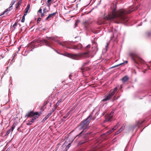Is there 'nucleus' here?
<instances>
[{
    "mask_svg": "<svg viewBox=\"0 0 151 151\" xmlns=\"http://www.w3.org/2000/svg\"><path fill=\"white\" fill-rule=\"evenodd\" d=\"M95 117H93L92 114H90L86 119L81 121L79 125L78 126L79 130L82 131L76 137H81L83 140L80 141L78 143L79 145H82L88 141V137L86 136L87 135H91V132H87L85 134L84 133L86 132L89 127V124L91 120H94Z\"/></svg>",
    "mask_w": 151,
    "mask_h": 151,
    "instance_id": "1",
    "label": "nucleus"
},
{
    "mask_svg": "<svg viewBox=\"0 0 151 151\" xmlns=\"http://www.w3.org/2000/svg\"><path fill=\"white\" fill-rule=\"evenodd\" d=\"M116 6H115L112 9V14L107 18L108 20L116 19L118 21V23L120 22H126L128 21L126 14L130 13L134 9H132L129 10H126L125 9H120L116 12Z\"/></svg>",
    "mask_w": 151,
    "mask_h": 151,
    "instance_id": "2",
    "label": "nucleus"
},
{
    "mask_svg": "<svg viewBox=\"0 0 151 151\" xmlns=\"http://www.w3.org/2000/svg\"><path fill=\"white\" fill-rule=\"evenodd\" d=\"M89 52H86L84 53H80L78 54H69L70 57L76 60H79L85 58H88L90 56Z\"/></svg>",
    "mask_w": 151,
    "mask_h": 151,
    "instance_id": "3",
    "label": "nucleus"
},
{
    "mask_svg": "<svg viewBox=\"0 0 151 151\" xmlns=\"http://www.w3.org/2000/svg\"><path fill=\"white\" fill-rule=\"evenodd\" d=\"M129 56L132 58L135 63L138 64L139 63L141 64L144 63V61L136 54L133 52H131L129 54Z\"/></svg>",
    "mask_w": 151,
    "mask_h": 151,
    "instance_id": "4",
    "label": "nucleus"
},
{
    "mask_svg": "<svg viewBox=\"0 0 151 151\" xmlns=\"http://www.w3.org/2000/svg\"><path fill=\"white\" fill-rule=\"evenodd\" d=\"M40 113H39L38 112H34L32 111H30L28 112L25 115V117H26L27 116L32 117L35 115H36V116L35 117L37 116L38 118L40 115Z\"/></svg>",
    "mask_w": 151,
    "mask_h": 151,
    "instance_id": "5",
    "label": "nucleus"
},
{
    "mask_svg": "<svg viewBox=\"0 0 151 151\" xmlns=\"http://www.w3.org/2000/svg\"><path fill=\"white\" fill-rule=\"evenodd\" d=\"M113 92L111 93L110 92L107 94L104 97V99L102 100L103 101H105L110 100L112 97L114 95Z\"/></svg>",
    "mask_w": 151,
    "mask_h": 151,
    "instance_id": "6",
    "label": "nucleus"
},
{
    "mask_svg": "<svg viewBox=\"0 0 151 151\" xmlns=\"http://www.w3.org/2000/svg\"><path fill=\"white\" fill-rule=\"evenodd\" d=\"M88 62H86L83 63L82 65V66L80 68V69L81 70H90V68L88 67L84 68V67L86 65H87L88 64Z\"/></svg>",
    "mask_w": 151,
    "mask_h": 151,
    "instance_id": "7",
    "label": "nucleus"
},
{
    "mask_svg": "<svg viewBox=\"0 0 151 151\" xmlns=\"http://www.w3.org/2000/svg\"><path fill=\"white\" fill-rule=\"evenodd\" d=\"M57 12H54L52 14H50L49 15L48 17L45 19L46 20H47L48 19H50L51 18H53L55 16V14H56Z\"/></svg>",
    "mask_w": 151,
    "mask_h": 151,
    "instance_id": "8",
    "label": "nucleus"
},
{
    "mask_svg": "<svg viewBox=\"0 0 151 151\" xmlns=\"http://www.w3.org/2000/svg\"><path fill=\"white\" fill-rule=\"evenodd\" d=\"M114 111L113 110L112 111L110 115H109L108 117H107L106 119V121L107 122L109 121L112 118L113 116V114H114Z\"/></svg>",
    "mask_w": 151,
    "mask_h": 151,
    "instance_id": "9",
    "label": "nucleus"
},
{
    "mask_svg": "<svg viewBox=\"0 0 151 151\" xmlns=\"http://www.w3.org/2000/svg\"><path fill=\"white\" fill-rule=\"evenodd\" d=\"M37 118V116L33 117L31 121H29V122L27 123V124L29 125H31L32 123Z\"/></svg>",
    "mask_w": 151,
    "mask_h": 151,
    "instance_id": "10",
    "label": "nucleus"
},
{
    "mask_svg": "<svg viewBox=\"0 0 151 151\" xmlns=\"http://www.w3.org/2000/svg\"><path fill=\"white\" fill-rule=\"evenodd\" d=\"M115 130V129H114V128H113L112 129H111L110 130H109V131H107L106 132V133L104 134L103 135H104L105 136H107L110 134L112 132H114Z\"/></svg>",
    "mask_w": 151,
    "mask_h": 151,
    "instance_id": "11",
    "label": "nucleus"
},
{
    "mask_svg": "<svg viewBox=\"0 0 151 151\" xmlns=\"http://www.w3.org/2000/svg\"><path fill=\"white\" fill-rule=\"evenodd\" d=\"M44 42L45 43V45L47 46L50 47V43L46 40H43Z\"/></svg>",
    "mask_w": 151,
    "mask_h": 151,
    "instance_id": "12",
    "label": "nucleus"
},
{
    "mask_svg": "<svg viewBox=\"0 0 151 151\" xmlns=\"http://www.w3.org/2000/svg\"><path fill=\"white\" fill-rule=\"evenodd\" d=\"M129 79V78L127 76H125L122 79V81L125 82H126Z\"/></svg>",
    "mask_w": 151,
    "mask_h": 151,
    "instance_id": "13",
    "label": "nucleus"
},
{
    "mask_svg": "<svg viewBox=\"0 0 151 151\" xmlns=\"http://www.w3.org/2000/svg\"><path fill=\"white\" fill-rule=\"evenodd\" d=\"M22 3V0H19L17 4L16 5V8L17 9L19 6Z\"/></svg>",
    "mask_w": 151,
    "mask_h": 151,
    "instance_id": "14",
    "label": "nucleus"
},
{
    "mask_svg": "<svg viewBox=\"0 0 151 151\" xmlns=\"http://www.w3.org/2000/svg\"><path fill=\"white\" fill-rule=\"evenodd\" d=\"M51 113H49L43 119L42 121H44L46 120L51 115Z\"/></svg>",
    "mask_w": 151,
    "mask_h": 151,
    "instance_id": "15",
    "label": "nucleus"
},
{
    "mask_svg": "<svg viewBox=\"0 0 151 151\" xmlns=\"http://www.w3.org/2000/svg\"><path fill=\"white\" fill-rule=\"evenodd\" d=\"M117 90V87H115L114 89L111 90L110 92L111 93L113 92V95H114L115 93V92Z\"/></svg>",
    "mask_w": 151,
    "mask_h": 151,
    "instance_id": "16",
    "label": "nucleus"
},
{
    "mask_svg": "<svg viewBox=\"0 0 151 151\" xmlns=\"http://www.w3.org/2000/svg\"><path fill=\"white\" fill-rule=\"evenodd\" d=\"M75 39L77 38V39L76 40H75L73 42H78L81 40V38L78 36H77L76 37H75Z\"/></svg>",
    "mask_w": 151,
    "mask_h": 151,
    "instance_id": "17",
    "label": "nucleus"
},
{
    "mask_svg": "<svg viewBox=\"0 0 151 151\" xmlns=\"http://www.w3.org/2000/svg\"><path fill=\"white\" fill-rule=\"evenodd\" d=\"M70 116V112L68 113L63 117V119H65Z\"/></svg>",
    "mask_w": 151,
    "mask_h": 151,
    "instance_id": "18",
    "label": "nucleus"
},
{
    "mask_svg": "<svg viewBox=\"0 0 151 151\" xmlns=\"http://www.w3.org/2000/svg\"><path fill=\"white\" fill-rule=\"evenodd\" d=\"M12 131L11 130V129H10L9 130L7 131L6 132L5 136H7L11 132L12 133Z\"/></svg>",
    "mask_w": 151,
    "mask_h": 151,
    "instance_id": "19",
    "label": "nucleus"
},
{
    "mask_svg": "<svg viewBox=\"0 0 151 151\" xmlns=\"http://www.w3.org/2000/svg\"><path fill=\"white\" fill-rule=\"evenodd\" d=\"M16 124H15V123H14L12 125V127L11 128V130L12 132L13 131V130L15 128Z\"/></svg>",
    "mask_w": 151,
    "mask_h": 151,
    "instance_id": "20",
    "label": "nucleus"
},
{
    "mask_svg": "<svg viewBox=\"0 0 151 151\" xmlns=\"http://www.w3.org/2000/svg\"><path fill=\"white\" fill-rule=\"evenodd\" d=\"M17 25V24L16 22L13 25L12 27V28L13 29V30H14L15 29L16 26Z\"/></svg>",
    "mask_w": 151,
    "mask_h": 151,
    "instance_id": "21",
    "label": "nucleus"
},
{
    "mask_svg": "<svg viewBox=\"0 0 151 151\" xmlns=\"http://www.w3.org/2000/svg\"><path fill=\"white\" fill-rule=\"evenodd\" d=\"M30 5L28 4L25 9V10L28 11L30 8Z\"/></svg>",
    "mask_w": 151,
    "mask_h": 151,
    "instance_id": "22",
    "label": "nucleus"
},
{
    "mask_svg": "<svg viewBox=\"0 0 151 151\" xmlns=\"http://www.w3.org/2000/svg\"><path fill=\"white\" fill-rule=\"evenodd\" d=\"M25 16L24 15L22 17V18L21 19V22H24L25 21Z\"/></svg>",
    "mask_w": 151,
    "mask_h": 151,
    "instance_id": "23",
    "label": "nucleus"
},
{
    "mask_svg": "<svg viewBox=\"0 0 151 151\" xmlns=\"http://www.w3.org/2000/svg\"><path fill=\"white\" fill-rule=\"evenodd\" d=\"M56 109V108L55 107H54L52 109V110L51 111L50 113H51V114H52V113Z\"/></svg>",
    "mask_w": 151,
    "mask_h": 151,
    "instance_id": "24",
    "label": "nucleus"
},
{
    "mask_svg": "<svg viewBox=\"0 0 151 151\" xmlns=\"http://www.w3.org/2000/svg\"><path fill=\"white\" fill-rule=\"evenodd\" d=\"M124 63H120L119 64H118V65H115L114 66H113L111 68H114L115 67H117L120 65H122Z\"/></svg>",
    "mask_w": 151,
    "mask_h": 151,
    "instance_id": "25",
    "label": "nucleus"
},
{
    "mask_svg": "<svg viewBox=\"0 0 151 151\" xmlns=\"http://www.w3.org/2000/svg\"><path fill=\"white\" fill-rule=\"evenodd\" d=\"M12 9V8H11V7H10L5 10H6V11L7 12L9 11H10Z\"/></svg>",
    "mask_w": 151,
    "mask_h": 151,
    "instance_id": "26",
    "label": "nucleus"
},
{
    "mask_svg": "<svg viewBox=\"0 0 151 151\" xmlns=\"http://www.w3.org/2000/svg\"><path fill=\"white\" fill-rule=\"evenodd\" d=\"M6 12V11L5 10L1 14H0V16L4 14Z\"/></svg>",
    "mask_w": 151,
    "mask_h": 151,
    "instance_id": "27",
    "label": "nucleus"
},
{
    "mask_svg": "<svg viewBox=\"0 0 151 151\" xmlns=\"http://www.w3.org/2000/svg\"><path fill=\"white\" fill-rule=\"evenodd\" d=\"M38 12L39 13H40V14L42 13V9L41 8L40 9L38 10Z\"/></svg>",
    "mask_w": 151,
    "mask_h": 151,
    "instance_id": "28",
    "label": "nucleus"
},
{
    "mask_svg": "<svg viewBox=\"0 0 151 151\" xmlns=\"http://www.w3.org/2000/svg\"><path fill=\"white\" fill-rule=\"evenodd\" d=\"M41 19L40 18H38L37 20V23H39L41 21Z\"/></svg>",
    "mask_w": 151,
    "mask_h": 151,
    "instance_id": "29",
    "label": "nucleus"
},
{
    "mask_svg": "<svg viewBox=\"0 0 151 151\" xmlns=\"http://www.w3.org/2000/svg\"><path fill=\"white\" fill-rule=\"evenodd\" d=\"M50 38L53 41H55L56 42H58V41L56 40L54 37H51V38Z\"/></svg>",
    "mask_w": 151,
    "mask_h": 151,
    "instance_id": "30",
    "label": "nucleus"
},
{
    "mask_svg": "<svg viewBox=\"0 0 151 151\" xmlns=\"http://www.w3.org/2000/svg\"><path fill=\"white\" fill-rule=\"evenodd\" d=\"M119 125V124H117L115 125V127H114V129H116V128L118 127Z\"/></svg>",
    "mask_w": 151,
    "mask_h": 151,
    "instance_id": "31",
    "label": "nucleus"
},
{
    "mask_svg": "<svg viewBox=\"0 0 151 151\" xmlns=\"http://www.w3.org/2000/svg\"><path fill=\"white\" fill-rule=\"evenodd\" d=\"M47 101H45L43 103V106H45L47 104Z\"/></svg>",
    "mask_w": 151,
    "mask_h": 151,
    "instance_id": "32",
    "label": "nucleus"
},
{
    "mask_svg": "<svg viewBox=\"0 0 151 151\" xmlns=\"http://www.w3.org/2000/svg\"><path fill=\"white\" fill-rule=\"evenodd\" d=\"M59 104L57 102L54 107L57 108V107L59 105Z\"/></svg>",
    "mask_w": 151,
    "mask_h": 151,
    "instance_id": "33",
    "label": "nucleus"
},
{
    "mask_svg": "<svg viewBox=\"0 0 151 151\" xmlns=\"http://www.w3.org/2000/svg\"><path fill=\"white\" fill-rule=\"evenodd\" d=\"M58 43L60 45L63 46H64V43H63L62 42H58Z\"/></svg>",
    "mask_w": 151,
    "mask_h": 151,
    "instance_id": "34",
    "label": "nucleus"
},
{
    "mask_svg": "<svg viewBox=\"0 0 151 151\" xmlns=\"http://www.w3.org/2000/svg\"><path fill=\"white\" fill-rule=\"evenodd\" d=\"M68 149V147H66L65 149L64 150V151H67Z\"/></svg>",
    "mask_w": 151,
    "mask_h": 151,
    "instance_id": "35",
    "label": "nucleus"
},
{
    "mask_svg": "<svg viewBox=\"0 0 151 151\" xmlns=\"http://www.w3.org/2000/svg\"><path fill=\"white\" fill-rule=\"evenodd\" d=\"M28 11L25 10V13L24 14V15L26 16L27 14L28 13Z\"/></svg>",
    "mask_w": 151,
    "mask_h": 151,
    "instance_id": "36",
    "label": "nucleus"
},
{
    "mask_svg": "<svg viewBox=\"0 0 151 151\" xmlns=\"http://www.w3.org/2000/svg\"><path fill=\"white\" fill-rule=\"evenodd\" d=\"M70 146H71V144L70 143L66 147H67L69 148V147H70Z\"/></svg>",
    "mask_w": 151,
    "mask_h": 151,
    "instance_id": "37",
    "label": "nucleus"
},
{
    "mask_svg": "<svg viewBox=\"0 0 151 151\" xmlns=\"http://www.w3.org/2000/svg\"><path fill=\"white\" fill-rule=\"evenodd\" d=\"M90 45H88L86 46V48L87 49L88 48L90 47Z\"/></svg>",
    "mask_w": 151,
    "mask_h": 151,
    "instance_id": "38",
    "label": "nucleus"
},
{
    "mask_svg": "<svg viewBox=\"0 0 151 151\" xmlns=\"http://www.w3.org/2000/svg\"><path fill=\"white\" fill-rule=\"evenodd\" d=\"M46 8H44L43 10V13H45L46 12Z\"/></svg>",
    "mask_w": 151,
    "mask_h": 151,
    "instance_id": "39",
    "label": "nucleus"
},
{
    "mask_svg": "<svg viewBox=\"0 0 151 151\" xmlns=\"http://www.w3.org/2000/svg\"><path fill=\"white\" fill-rule=\"evenodd\" d=\"M120 132H119L118 131H117L116 132H115V135H116V134H119V133Z\"/></svg>",
    "mask_w": 151,
    "mask_h": 151,
    "instance_id": "40",
    "label": "nucleus"
},
{
    "mask_svg": "<svg viewBox=\"0 0 151 151\" xmlns=\"http://www.w3.org/2000/svg\"><path fill=\"white\" fill-rule=\"evenodd\" d=\"M77 23H78L76 21L75 22V27H76V26H77Z\"/></svg>",
    "mask_w": 151,
    "mask_h": 151,
    "instance_id": "41",
    "label": "nucleus"
},
{
    "mask_svg": "<svg viewBox=\"0 0 151 151\" xmlns=\"http://www.w3.org/2000/svg\"><path fill=\"white\" fill-rule=\"evenodd\" d=\"M62 100V99H60V100H59V101H58V103L59 104V103L61 102V101Z\"/></svg>",
    "mask_w": 151,
    "mask_h": 151,
    "instance_id": "42",
    "label": "nucleus"
},
{
    "mask_svg": "<svg viewBox=\"0 0 151 151\" xmlns=\"http://www.w3.org/2000/svg\"><path fill=\"white\" fill-rule=\"evenodd\" d=\"M66 144H67V143H66V142H65L64 143L63 145V146H65Z\"/></svg>",
    "mask_w": 151,
    "mask_h": 151,
    "instance_id": "43",
    "label": "nucleus"
},
{
    "mask_svg": "<svg viewBox=\"0 0 151 151\" xmlns=\"http://www.w3.org/2000/svg\"><path fill=\"white\" fill-rule=\"evenodd\" d=\"M41 16L42 17H43V16H44V15H45L44 13H41Z\"/></svg>",
    "mask_w": 151,
    "mask_h": 151,
    "instance_id": "44",
    "label": "nucleus"
},
{
    "mask_svg": "<svg viewBox=\"0 0 151 151\" xmlns=\"http://www.w3.org/2000/svg\"><path fill=\"white\" fill-rule=\"evenodd\" d=\"M124 126H122L121 128H120L122 130H123V129H124Z\"/></svg>",
    "mask_w": 151,
    "mask_h": 151,
    "instance_id": "45",
    "label": "nucleus"
},
{
    "mask_svg": "<svg viewBox=\"0 0 151 151\" xmlns=\"http://www.w3.org/2000/svg\"><path fill=\"white\" fill-rule=\"evenodd\" d=\"M52 1V0H47V2L48 3H50L51 1Z\"/></svg>",
    "mask_w": 151,
    "mask_h": 151,
    "instance_id": "46",
    "label": "nucleus"
},
{
    "mask_svg": "<svg viewBox=\"0 0 151 151\" xmlns=\"http://www.w3.org/2000/svg\"><path fill=\"white\" fill-rule=\"evenodd\" d=\"M72 76L71 75H69V78L70 79H71V77Z\"/></svg>",
    "mask_w": 151,
    "mask_h": 151,
    "instance_id": "47",
    "label": "nucleus"
},
{
    "mask_svg": "<svg viewBox=\"0 0 151 151\" xmlns=\"http://www.w3.org/2000/svg\"><path fill=\"white\" fill-rule=\"evenodd\" d=\"M122 131V130L120 129L119 130H118L119 132H120H120H121Z\"/></svg>",
    "mask_w": 151,
    "mask_h": 151,
    "instance_id": "48",
    "label": "nucleus"
},
{
    "mask_svg": "<svg viewBox=\"0 0 151 151\" xmlns=\"http://www.w3.org/2000/svg\"><path fill=\"white\" fill-rule=\"evenodd\" d=\"M16 54H14V56H13V58H14L16 57Z\"/></svg>",
    "mask_w": 151,
    "mask_h": 151,
    "instance_id": "49",
    "label": "nucleus"
},
{
    "mask_svg": "<svg viewBox=\"0 0 151 151\" xmlns=\"http://www.w3.org/2000/svg\"><path fill=\"white\" fill-rule=\"evenodd\" d=\"M147 35H148V36H150V33H147Z\"/></svg>",
    "mask_w": 151,
    "mask_h": 151,
    "instance_id": "50",
    "label": "nucleus"
},
{
    "mask_svg": "<svg viewBox=\"0 0 151 151\" xmlns=\"http://www.w3.org/2000/svg\"><path fill=\"white\" fill-rule=\"evenodd\" d=\"M128 62L127 61H126L125 62V63H127Z\"/></svg>",
    "mask_w": 151,
    "mask_h": 151,
    "instance_id": "51",
    "label": "nucleus"
},
{
    "mask_svg": "<svg viewBox=\"0 0 151 151\" xmlns=\"http://www.w3.org/2000/svg\"><path fill=\"white\" fill-rule=\"evenodd\" d=\"M21 31H22V29H21Z\"/></svg>",
    "mask_w": 151,
    "mask_h": 151,
    "instance_id": "52",
    "label": "nucleus"
},
{
    "mask_svg": "<svg viewBox=\"0 0 151 151\" xmlns=\"http://www.w3.org/2000/svg\"><path fill=\"white\" fill-rule=\"evenodd\" d=\"M56 51L57 53H58V52L57 51Z\"/></svg>",
    "mask_w": 151,
    "mask_h": 151,
    "instance_id": "53",
    "label": "nucleus"
},
{
    "mask_svg": "<svg viewBox=\"0 0 151 151\" xmlns=\"http://www.w3.org/2000/svg\"><path fill=\"white\" fill-rule=\"evenodd\" d=\"M114 99H115V96H114Z\"/></svg>",
    "mask_w": 151,
    "mask_h": 151,
    "instance_id": "54",
    "label": "nucleus"
},
{
    "mask_svg": "<svg viewBox=\"0 0 151 151\" xmlns=\"http://www.w3.org/2000/svg\"><path fill=\"white\" fill-rule=\"evenodd\" d=\"M118 98H119V97H118L117 98H116V99H118Z\"/></svg>",
    "mask_w": 151,
    "mask_h": 151,
    "instance_id": "55",
    "label": "nucleus"
},
{
    "mask_svg": "<svg viewBox=\"0 0 151 151\" xmlns=\"http://www.w3.org/2000/svg\"><path fill=\"white\" fill-rule=\"evenodd\" d=\"M118 98H119V97H118L117 98H116V99H118Z\"/></svg>",
    "mask_w": 151,
    "mask_h": 151,
    "instance_id": "56",
    "label": "nucleus"
},
{
    "mask_svg": "<svg viewBox=\"0 0 151 151\" xmlns=\"http://www.w3.org/2000/svg\"><path fill=\"white\" fill-rule=\"evenodd\" d=\"M118 98H119V97H118L117 98H116V99H118Z\"/></svg>",
    "mask_w": 151,
    "mask_h": 151,
    "instance_id": "57",
    "label": "nucleus"
},
{
    "mask_svg": "<svg viewBox=\"0 0 151 151\" xmlns=\"http://www.w3.org/2000/svg\"><path fill=\"white\" fill-rule=\"evenodd\" d=\"M118 98H119V97H118L117 98H116V99H118Z\"/></svg>",
    "mask_w": 151,
    "mask_h": 151,
    "instance_id": "58",
    "label": "nucleus"
},
{
    "mask_svg": "<svg viewBox=\"0 0 151 151\" xmlns=\"http://www.w3.org/2000/svg\"><path fill=\"white\" fill-rule=\"evenodd\" d=\"M50 5V4H48V5Z\"/></svg>",
    "mask_w": 151,
    "mask_h": 151,
    "instance_id": "59",
    "label": "nucleus"
},
{
    "mask_svg": "<svg viewBox=\"0 0 151 151\" xmlns=\"http://www.w3.org/2000/svg\"><path fill=\"white\" fill-rule=\"evenodd\" d=\"M6 151H7V150H6Z\"/></svg>",
    "mask_w": 151,
    "mask_h": 151,
    "instance_id": "60",
    "label": "nucleus"
},
{
    "mask_svg": "<svg viewBox=\"0 0 151 151\" xmlns=\"http://www.w3.org/2000/svg\"><path fill=\"white\" fill-rule=\"evenodd\" d=\"M6 151H7V150H6Z\"/></svg>",
    "mask_w": 151,
    "mask_h": 151,
    "instance_id": "61",
    "label": "nucleus"
}]
</instances>
